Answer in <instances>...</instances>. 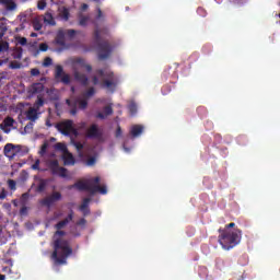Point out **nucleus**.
<instances>
[{
    "label": "nucleus",
    "instance_id": "obj_62",
    "mask_svg": "<svg viewBox=\"0 0 280 280\" xmlns=\"http://www.w3.org/2000/svg\"><path fill=\"white\" fill-rule=\"evenodd\" d=\"M124 150H126V152H130V150H128V148H126V143L122 144Z\"/></svg>",
    "mask_w": 280,
    "mask_h": 280
},
{
    "label": "nucleus",
    "instance_id": "obj_1",
    "mask_svg": "<svg viewBox=\"0 0 280 280\" xmlns=\"http://www.w3.org/2000/svg\"><path fill=\"white\" fill-rule=\"evenodd\" d=\"M100 20L104 21V13L102 12V9L98 8L97 15L91 21V23L94 25V43L98 49L97 58L98 60H107V58H110V55L113 54V45L107 40L102 42V36H108V26L100 28V24L97 23Z\"/></svg>",
    "mask_w": 280,
    "mask_h": 280
},
{
    "label": "nucleus",
    "instance_id": "obj_6",
    "mask_svg": "<svg viewBox=\"0 0 280 280\" xmlns=\"http://www.w3.org/2000/svg\"><path fill=\"white\" fill-rule=\"evenodd\" d=\"M100 180H101L100 176L88 179L86 182L79 180V182L74 183L72 186H70L69 189L75 188L79 191H89L90 194H92L93 183H94V185H97L100 183Z\"/></svg>",
    "mask_w": 280,
    "mask_h": 280
},
{
    "label": "nucleus",
    "instance_id": "obj_10",
    "mask_svg": "<svg viewBox=\"0 0 280 280\" xmlns=\"http://www.w3.org/2000/svg\"><path fill=\"white\" fill-rule=\"evenodd\" d=\"M62 200V194L60 191H54L51 192V195L47 196L46 198H44L42 200V205L44 207H48V209L50 207H54V205H56V202Z\"/></svg>",
    "mask_w": 280,
    "mask_h": 280
},
{
    "label": "nucleus",
    "instance_id": "obj_54",
    "mask_svg": "<svg viewBox=\"0 0 280 280\" xmlns=\"http://www.w3.org/2000/svg\"><path fill=\"white\" fill-rule=\"evenodd\" d=\"M106 115L104 114V113H102V112H100L98 114H96V118L97 119H106Z\"/></svg>",
    "mask_w": 280,
    "mask_h": 280
},
{
    "label": "nucleus",
    "instance_id": "obj_26",
    "mask_svg": "<svg viewBox=\"0 0 280 280\" xmlns=\"http://www.w3.org/2000/svg\"><path fill=\"white\" fill-rule=\"evenodd\" d=\"M93 95H95V88H90L86 92L81 94V96H83L88 101L91 100V97H93Z\"/></svg>",
    "mask_w": 280,
    "mask_h": 280
},
{
    "label": "nucleus",
    "instance_id": "obj_33",
    "mask_svg": "<svg viewBox=\"0 0 280 280\" xmlns=\"http://www.w3.org/2000/svg\"><path fill=\"white\" fill-rule=\"evenodd\" d=\"M72 145H74V148L78 150V152H82V150H84V144H82V142H78L75 140H71Z\"/></svg>",
    "mask_w": 280,
    "mask_h": 280
},
{
    "label": "nucleus",
    "instance_id": "obj_43",
    "mask_svg": "<svg viewBox=\"0 0 280 280\" xmlns=\"http://www.w3.org/2000/svg\"><path fill=\"white\" fill-rule=\"evenodd\" d=\"M37 8H38V10H45V8H47V2L45 0H40L37 3Z\"/></svg>",
    "mask_w": 280,
    "mask_h": 280
},
{
    "label": "nucleus",
    "instance_id": "obj_56",
    "mask_svg": "<svg viewBox=\"0 0 280 280\" xmlns=\"http://www.w3.org/2000/svg\"><path fill=\"white\" fill-rule=\"evenodd\" d=\"M95 158H90L89 160H88V165H90V166H93V165H95Z\"/></svg>",
    "mask_w": 280,
    "mask_h": 280
},
{
    "label": "nucleus",
    "instance_id": "obj_38",
    "mask_svg": "<svg viewBox=\"0 0 280 280\" xmlns=\"http://www.w3.org/2000/svg\"><path fill=\"white\" fill-rule=\"evenodd\" d=\"M103 110H104V115H105L106 117L113 115V107H112L110 105L105 106V107L103 108Z\"/></svg>",
    "mask_w": 280,
    "mask_h": 280
},
{
    "label": "nucleus",
    "instance_id": "obj_51",
    "mask_svg": "<svg viewBox=\"0 0 280 280\" xmlns=\"http://www.w3.org/2000/svg\"><path fill=\"white\" fill-rule=\"evenodd\" d=\"M5 198H8V192H5V189H2L0 192V200H5Z\"/></svg>",
    "mask_w": 280,
    "mask_h": 280
},
{
    "label": "nucleus",
    "instance_id": "obj_22",
    "mask_svg": "<svg viewBox=\"0 0 280 280\" xmlns=\"http://www.w3.org/2000/svg\"><path fill=\"white\" fill-rule=\"evenodd\" d=\"M47 189V179H39V183L36 187L37 194H43Z\"/></svg>",
    "mask_w": 280,
    "mask_h": 280
},
{
    "label": "nucleus",
    "instance_id": "obj_46",
    "mask_svg": "<svg viewBox=\"0 0 280 280\" xmlns=\"http://www.w3.org/2000/svg\"><path fill=\"white\" fill-rule=\"evenodd\" d=\"M8 185L11 189H16V182H14V179H9Z\"/></svg>",
    "mask_w": 280,
    "mask_h": 280
},
{
    "label": "nucleus",
    "instance_id": "obj_58",
    "mask_svg": "<svg viewBox=\"0 0 280 280\" xmlns=\"http://www.w3.org/2000/svg\"><path fill=\"white\" fill-rule=\"evenodd\" d=\"M245 0H230L231 3L240 4L244 3Z\"/></svg>",
    "mask_w": 280,
    "mask_h": 280
},
{
    "label": "nucleus",
    "instance_id": "obj_60",
    "mask_svg": "<svg viewBox=\"0 0 280 280\" xmlns=\"http://www.w3.org/2000/svg\"><path fill=\"white\" fill-rule=\"evenodd\" d=\"M8 28H3L2 30V32L0 33V38H3V36H5V31H7Z\"/></svg>",
    "mask_w": 280,
    "mask_h": 280
},
{
    "label": "nucleus",
    "instance_id": "obj_20",
    "mask_svg": "<svg viewBox=\"0 0 280 280\" xmlns=\"http://www.w3.org/2000/svg\"><path fill=\"white\" fill-rule=\"evenodd\" d=\"M26 117L30 121H36V119H38V109H36V107H31L26 112Z\"/></svg>",
    "mask_w": 280,
    "mask_h": 280
},
{
    "label": "nucleus",
    "instance_id": "obj_17",
    "mask_svg": "<svg viewBox=\"0 0 280 280\" xmlns=\"http://www.w3.org/2000/svg\"><path fill=\"white\" fill-rule=\"evenodd\" d=\"M74 80H77V82H80V84H82V86L89 85V77H86V74H84V73L75 71Z\"/></svg>",
    "mask_w": 280,
    "mask_h": 280
},
{
    "label": "nucleus",
    "instance_id": "obj_48",
    "mask_svg": "<svg viewBox=\"0 0 280 280\" xmlns=\"http://www.w3.org/2000/svg\"><path fill=\"white\" fill-rule=\"evenodd\" d=\"M32 170H40V160H36L32 165Z\"/></svg>",
    "mask_w": 280,
    "mask_h": 280
},
{
    "label": "nucleus",
    "instance_id": "obj_3",
    "mask_svg": "<svg viewBox=\"0 0 280 280\" xmlns=\"http://www.w3.org/2000/svg\"><path fill=\"white\" fill-rule=\"evenodd\" d=\"M235 223L232 222L225 225V229H219V244L222 246V248H224V250H231V248H235V246L242 242V230H229L233 229Z\"/></svg>",
    "mask_w": 280,
    "mask_h": 280
},
{
    "label": "nucleus",
    "instance_id": "obj_45",
    "mask_svg": "<svg viewBox=\"0 0 280 280\" xmlns=\"http://www.w3.org/2000/svg\"><path fill=\"white\" fill-rule=\"evenodd\" d=\"M31 75H33V77L40 75V70H38V68L31 69Z\"/></svg>",
    "mask_w": 280,
    "mask_h": 280
},
{
    "label": "nucleus",
    "instance_id": "obj_47",
    "mask_svg": "<svg viewBox=\"0 0 280 280\" xmlns=\"http://www.w3.org/2000/svg\"><path fill=\"white\" fill-rule=\"evenodd\" d=\"M10 69H21V63L16 62V61H12L10 63Z\"/></svg>",
    "mask_w": 280,
    "mask_h": 280
},
{
    "label": "nucleus",
    "instance_id": "obj_64",
    "mask_svg": "<svg viewBox=\"0 0 280 280\" xmlns=\"http://www.w3.org/2000/svg\"><path fill=\"white\" fill-rule=\"evenodd\" d=\"M0 280H5V276L4 275H0Z\"/></svg>",
    "mask_w": 280,
    "mask_h": 280
},
{
    "label": "nucleus",
    "instance_id": "obj_21",
    "mask_svg": "<svg viewBox=\"0 0 280 280\" xmlns=\"http://www.w3.org/2000/svg\"><path fill=\"white\" fill-rule=\"evenodd\" d=\"M63 163L65 165H75V159L69 151L68 153H63Z\"/></svg>",
    "mask_w": 280,
    "mask_h": 280
},
{
    "label": "nucleus",
    "instance_id": "obj_11",
    "mask_svg": "<svg viewBox=\"0 0 280 280\" xmlns=\"http://www.w3.org/2000/svg\"><path fill=\"white\" fill-rule=\"evenodd\" d=\"M4 155L8 156V159H14V156L21 154V145H14L12 143H8L4 145Z\"/></svg>",
    "mask_w": 280,
    "mask_h": 280
},
{
    "label": "nucleus",
    "instance_id": "obj_49",
    "mask_svg": "<svg viewBox=\"0 0 280 280\" xmlns=\"http://www.w3.org/2000/svg\"><path fill=\"white\" fill-rule=\"evenodd\" d=\"M77 226H86V219L82 218L77 222Z\"/></svg>",
    "mask_w": 280,
    "mask_h": 280
},
{
    "label": "nucleus",
    "instance_id": "obj_13",
    "mask_svg": "<svg viewBox=\"0 0 280 280\" xmlns=\"http://www.w3.org/2000/svg\"><path fill=\"white\" fill-rule=\"evenodd\" d=\"M65 36H67V33L65 32V30H59L55 38L56 45H59V47H63V48L67 47V42L65 39Z\"/></svg>",
    "mask_w": 280,
    "mask_h": 280
},
{
    "label": "nucleus",
    "instance_id": "obj_27",
    "mask_svg": "<svg viewBox=\"0 0 280 280\" xmlns=\"http://www.w3.org/2000/svg\"><path fill=\"white\" fill-rule=\"evenodd\" d=\"M10 49V44L8 42H0V54L1 51H8ZM3 65V61L0 60V67Z\"/></svg>",
    "mask_w": 280,
    "mask_h": 280
},
{
    "label": "nucleus",
    "instance_id": "obj_29",
    "mask_svg": "<svg viewBox=\"0 0 280 280\" xmlns=\"http://www.w3.org/2000/svg\"><path fill=\"white\" fill-rule=\"evenodd\" d=\"M47 49H49V45H47V43L39 44V49L35 51V56H38L40 51H47Z\"/></svg>",
    "mask_w": 280,
    "mask_h": 280
},
{
    "label": "nucleus",
    "instance_id": "obj_55",
    "mask_svg": "<svg viewBox=\"0 0 280 280\" xmlns=\"http://www.w3.org/2000/svg\"><path fill=\"white\" fill-rule=\"evenodd\" d=\"M19 43H20V45L25 46V45H27V38L21 37Z\"/></svg>",
    "mask_w": 280,
    "mask_h": 280
},
{
    "label": "nucleus",
    "instance_id": "obj_30",
    "mask_svg": "<svg viewBox=\"0 0 280 280\" xmlns=\"http://www.w3.org/2000/svg\"><path fill=\"white\" fill-rule=\"evenodd\" d=\"M42 106H45V100H43V97L38 96L33 108L38 110V108H40Z\"/></svg>",
    "mask_w": 280,
    "mask_h": 280
},
{
    "label": "nucleus",
    "instance_id": "obj_24",
    "mask_svg": "<svg viewBox=\"0 0 280 280\" xmlns=\"http://www.w3.org/2000/svg\"><path fill=\"white\" fill-rule=\"evenodd\" d=\"M89 21H91V16L81 15L79 19V25H81V27H86L89 25Z\"/></svg>",
    "mask_w": 280,
    "mask_h": 280
},
{
    "label": "nucleus",
    "instance_id": "obj_19",
    "mask_svg": "<svg viewBox=\"0 0 280 280\" xmlns=\"http://www.w3.org/2000/svg\"><path fill=\"white\" fill-rule=\"evenodd\" d=\"M130 135L131 137H133V139H137V137H141V135H143V126L142 125L132 126L130 130Z\"/></svg>",
    "mask_w": 280,
    "mask_h": 280
},
{
    "label": "nucleus",
    "instance_id": "obj_59",
    "mask_svg": "<svg viewBox=\"0 0 280 280\" xmlns=\"http://www.w3.org/2000/svg\"><path fill=\"white\" fill-rule=\"evenodd\" d=\"M81 10H82L83 12L86 11V10H89V4L83 3V4L81 5Z\"/></svg>",
    "mask_w": 280,
    "mask_h": 280
},
{
    "label": "nucleus",
    "instance_id": "obj_63",
    "mask_svg": "<svg viewBox=\"0 0 280 280\" xmlns=\"http://www.w3.org/2000/svg\"><path fill=\"white\" fill-rule=\"evenodd\" d=\"M25 211H27V208L24 207L21 209V213H25Z\"/></svg>",
    "mask_w": 280,
    "mask_h": 280
},
{
    "label": "nucleus",
    "instance_id": "obj_9",
    "mask_svg": "<svg viewBox=\"0 0 280 280\" xmlns=\"http://www.w3.org/2000/svg\"><path fill=\"white\" fill-rule=\"evenodd\" d=\"M55 80L66 85L71 84V75L65 73V68H62L60 65H57L55 68Z\"/></svg>",
    "mask_w": 280,
    "mask_h": 280
},
{
    "label": "nucleus",
    "instance_id": "obj_14",
    "mask_svg": "<svg viewBox=\"0 0 280 280\" xmlns=\"http://www.w3.org/2000/svg\"><path fill=\"white\" fill-rule=\"evenodd\" d=\"M89 205H91V198H84L82 203L79 207V211L82 212L84 218L91 214V209L89 208Z\"/></svg>",
    "mask_w": 280,
    "mask_h": 280
},
{
    "label": "nucleus",
    "instance_id": "obj_31",
    "mask_svg": "<svg viewBox=\"0 0 280 280\" xmlns=\"http://www.w3.org/2000/svg\"><path fill=\"white\" fill-rule=\"evenodd\" d=\"M128 110L130 115H137V103L135 102L129 103Z\"/></svg>",
    "mask_w": 280,
    "mask_h": 280
},
{
    "label": "nucleus",
    "instance_id": "obj_44",
    "mask_svg": "<svg viewBox=\"0 0 280 280\" xmlns=\"http://www.w3.org/2000/svg\"><path fill=\"white\" fill-rule=\"evenodd\" d=\"M75 63L84 68L86 66V60H84V58H78L75 59Z\"/></svg>",
    "mask_w": 280,
    "mask_h": 280
},
{
    "label": "nucleus",
    "instance_id": "obj_28",
    "mask_svg": "<svg viewBox=\"0 0 280 280\" xmlns=\"http://www.w3.org/2000/svg\"><path fill=\"white\" fill-rule=\"evenodd\" d=\"M2 3H4L7 10H16V3L12 0H3Z\"/></svg>",
    "mask_w": 280,
    "mask_h": 280
},
{
    "label": "nucleus",
    "instance_id": "obj_37",
    "mask_svg": "<svg viewBox=\"0 0 280 280\" xmlns=\"http://www.w3.org/2000/svg\"><path fill=\"white\" fill-rule=\"evenodd\" d=\"M54 65V59L51 57H46L43 61V67H51Z\"/></svg>",
    "mask_w": 280,
    "mask_h": 280
},
{
    "label": "nucleus",
    "instance_id": "obj_36",
    "mask_svg": "<svg viewBox=\"0 0 280 280\" xmlns=\"http://www.w3.org/2000/svg\"><path fill=\"white\" fill-rule=\"evenodd\" d=\"M5 128H10L12 126H14V118L12 117H7L3 121Z\"/></svg>",
    "mask_w": 280,
    "mask_h": 280
},
{
    "label": "nucleus",
    "instance_id": "obj_32",
    "mask_svg": "<svg viewBox=\"0 0 280 280\" xmlns=\"http://www.w3.org/2000/svg\"><path fill=\"white\" fill-rule=\"evenodd\" d=\"M69 16H70L69 9L63 8L62 11L60 12V18L63 21H69Z\"/></svg>",
    "mask_w": 280,
    "mask_h": 280
},
{
    "label": "nucleus",
    "instance_id": "obj_16",
    "mask_svg": "<svg viewBox=\"0 0 280 280\" xmlns=\"http://www.w3.org/2000/svg\"><path fill=\"white\" fill-rule=\"evenodd\" d=\"M102 194L103 196H106L108 194V189L106 188V186H100L98 184L92 183V194L91 196H95V194Z\"/></svg>",
    "mask_w": 280,
    "mask_h": 280
},
{
    "label": "nucleus",
    "instance_id": "obj_61",
    "mask_svg": "<svg viewBox=\"0 0 280 280\" xmlns=\"http://www.w3.org/2000/svg\"><path fill=\"white\" fill-rule=\"evenodd\" d=\"M36 36H38V34H36V33L31 34V38H36Z\"/></svg>",
    "mask_w": 280,
    "mask_h": 280
},
{
    "label": "nucleus",
    "instance_id": "obj_42",
    "mask_svg": "<svg viewBox=\"0 0 280 280\" xmlns=\"http://www.w3.org/2000/svg\"><path fill=\"white\" fill-rule=\"evenodd\" d=\"M13 58H14L15 60H21V58H23V52H22L21 50H15V51L13 52Z\"/></svg>",
    "mask_w": 280,
    "mask_h": 280
},
{
    "label": "nucleus",
    "instance_id": "obj_52",
    "mask_svg": "<svg viewBox=\"0 0 280 280\" xmlns=\"http://www.w3.org/2000/svg\"><path fill=\"white\" fill-rule=\"evenodd\" d=\"M92 82H93V84H94L95 86H97V84H100V77L94 75V77L92 78Z\"/></svg>",
    "mask_w": 280,
    "mask_h": 280
},
{
    "label": "nucleus",
    "instance_id": "obj_41",
    "mask_svg": "<svg viewBox=\"0 0 280 280\" xmlns=\"http://www.w3.org/2000/svg\"><path fill=\"white\" fill-rule=\"evenodd\" d=\"M197 14H199V16L205 18V16H207V10H205V8H202V7H199L197 9Z\"/></svg>",
    "mask_w": 280,
    "mask_h": 280
},
{
    "label": "nucleus",
    "instance_id": "obj_34",
    "mask_svg": "<svg viewBox=\"0 0 280 280\" xmlns=\"http://www.w3.org/2000/svg\"><path fill=\"white\" fill-rule=\"evenodd\" d=\"M33 28L35 32H40L43 30V24L38 20L33 21Z\"/></svg>",
    "mask_w": 280,
    "mask_h": 280
},
{
    "label": "nucleus",
    "instance_id": "obj_8",
    "mask_svg": "<svg viewBox=\"0 0 280 280\" xmlns=\"http://www.w3.org/2000/svg\"><path fill=\"white\" fill-rule=\"evenodd\" d=\"M57 130L65 135V137H69V135H74L78 137V129L73 128V120H65L57 125Z\"/></svg>",
    "mask_w": 280,
    "mask_h": 280
},
{
    "label": "nucleus",
    "instance_id": "obj_12",
    "mask_svg": "<svg viewBox=\"0 0 280 280\" xmlns=\"http://www.w3.org/2000/svg\"><path fill=\"white\" fill-rule=\"evenodd\" d=\"M73 221V210H71L68 214V217L61 221H59L57 224H55V229L57 231H61V229H65L69 222Z\"/></svg>",
    "mask_w": 280,
    "mask_h": 280
},
{
    "label": "nucleus",
    "instance_id": "obj_15",
    "mask_svg": "<svg viewBox=\"0 0 280 280\" xmlns=\"http://www.w3.org/2000/svg\"><path fill=\"white\" fill-rule=\"evenodd\" d=\"M89 139H98V137H102V133L100 132V128L97 125L93 124L86 132Z\"/></svg>",
    "mask_w": 280,
    "mask_h": 280
},
{
    "label": "nucleus",
    "instance_id": "obj_2",
    "mask_svg": "<svg viewBox=\"0 0 280 280\" xmlns=\"http://www.w3.org/2000/svg\"><path fill=\"white\" fill-rule=\"evenodd\" d=\"M67 235V232L62 230H57L54 234L51 259L55 261L56 266H65L67 264V258L73 255V248L69 246V241L61 238Z\"/></svg>",
    "mask_w": 280,
    "mask_h": 280
},
{
    "label": "nucleus",
    "instance_id": "obj_5",
    "mask_svg": "<svg viewBox=\"0 0 280 280\" xmlns=\"http://www.w3.org/2000/svg\"><path fill=\"white\" fill-rule=\"evenodd\" d=\"M66 104L69 106L70 108V115H78V106L80 108V110H86V108L89 107V101L81 96L75 97L74 100H66Z\"/></svg>",
    "mask_w": 280,
    "mask_h": 280
},
{
    "label": "nucleus",
    "instance_id": "obj_50",
    "mask_svg": "<svg viewBox=\"0 0 280 280\" xmlns=\"http://www.w3.org/2000/svg\"><path fill=\"white\" fill-rule=\"evenodd\" d=\"M121 135H122L121 127L118 126L117 129H116L115 137H116L117 139H119V137H121Z\"/></svg>",
    "mask_w": 280,
    "mask_h": 280
},
{
    "label": "nucleus",
    "instance_id": "obj_39",
    "mask_svg": "<svg viewBox=\"0 0 280 280\" xmlns=\"http://www.w3.org/2000/svg\"><path fill=\"white\" fill-rule=\"evenodd\" d=\"M248 141V138L246 136H238L237 137V142L240 145H246V142Z\"/></svg>",
    "mask_w": 280,
    "mask_h": 280
},
{
    "label": "nucleus",
    "instance_id": "obj_25",
    "mask_svg": "<svg viewBox=\"0 0 280 280\" xmlns=\"http://www.w3.org/2000/svg\"><path fill=\"white\" fill-rule=\"evenodd\" d=\"M55 150H58L59 152H62L63 154L69 152V149H67V144L62 142H58L55 144Z\"/></svg>",
    "mask_w": 280,
    "mask_h": 280
},
{
    "label": "nucleus",
    "instance_id": "obj_23",
    "mask_svg": "<svg viewBox=\"0 0 280 280\" xmlns=\"http://www.w3.org/2000/svg\"><path fill=\"white\" fill-rule=\"evenodd\" d=\"M44 23L47 25H56V20H54V15L51 13H46L44 16Z\"/></svg>",
    "mask_w": 280,
    "mask_h": 280
},
{
    "label": "nucleus",
    "instance_id": "obj_40",
    "mask_svg": "<svg viewBox=\"0 0 280 280\" xmlns=\"http://www.w3.org/2000/svg\"><path fill=\"white\" fill-rule=\"evenodd\" d=\"M65 32H66V35L69 36V38H73V36H75V34H78V31L73 30V28L67 30Z\"/></svg>",
    "mask_w": 280,
    "mask_h": 280
},
{
    "label": "nucleus",
    "instance_id": "obj_53",
    "mask_svg": "<svg viewBox=\"0 0 280 280\" xmlns=\"http://www.w3.org/2000/svg\"><path fill=\"white\" fill-rule=\"evenodd\" d=\"M83 69H85L88 71V73H91L93 71V67L91 65H89V63H85Z\"/></svg>",
    "mask_w": 280,
    "mask_h": 280
},
{
    "label": "nucleus",
    "instance_id": "obj_35",
    "mask_svg": "<svg viewBox=\"0 0 280 280\" xmlns=\"http://www.w3.org/2000/svg\"><path fill=\"white\" fill-rule=\"evenodd\" d=\"M47 148H49V142L45 141L39 151L40 156H45V154H47Z\"/></svg>",
    "mask_w": 280,
    "mask_h": 280
},
{
    "label": "nucleus",
    "instance_id": "obj_7",
    "mask_svg": "<svg viewBox=\"0 0 280 280\" xmlns=\"http://www.w3.org/2000/svg\"><path fill=\"white\" fill-rule=\"evenodd\" d=\"M47 165L52 176H60V178H67V168L60 166L58 160H50L48 161Z\"/></svg>",
    "mask_w": 280,
    "mask_h": 280
},
{
    "label": "nucleus",
    "instance_id": "obj_57",
    "mask_svg": "<svg viewBox=\"0 0 280 280\" xmlns=\"http://www.w3.org/2000/svg\"><path fill=\"white\" fill-rule=\"evenodd\" d=\"M32 128H34V124H33V122H28V124L25 126L24 130H30V129H32Z\"/></svg>",
    "mask_w": 280,
    "mask_h": 280
},
{
    "label": "nucleus",
    "instance_id": "obj_4",
    "mask_svg": "<svg viewBox=\"0 0 280 280\" xmlns=\"http://www.w3.org/2000/svg\"><path fill=\"white\" fill-rule=\"evenodd\" d=\"M96 74L98 78H107L103 80L102 88L115 92L117 89V81H115V72L110 70L97 69Z\"/></svg>",
    "mask_w": 280,
    "mask_h": 280
},
{
    "label": "nucleus",
    "instance_id": "obj_18",
    "mask_svg": "<svg viewBox=\"0 0 280 280\" xmlns=\"http://www.w3.org/2000/svg\"><path fill=\"white\" fill-rule=\"evenodd\" d=\"M42 91H45V85H43V83H33L28 93H31V95H38Z\"/></svg>",
    "mask_w": 280,
    "mask_h": 280
}]
</instances>
